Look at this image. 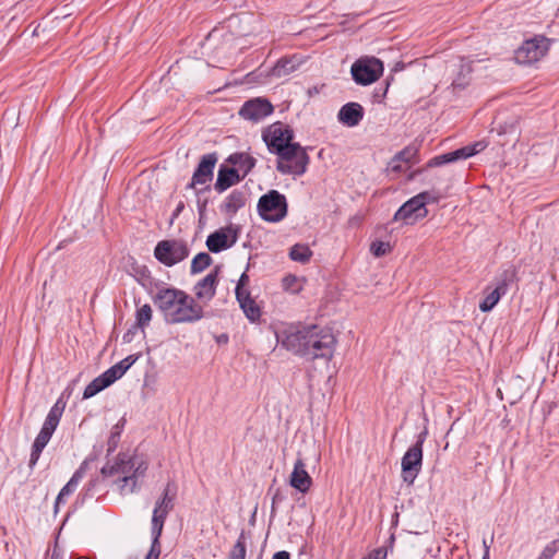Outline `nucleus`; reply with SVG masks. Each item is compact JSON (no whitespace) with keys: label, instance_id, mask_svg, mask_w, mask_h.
<instances>
[{"label":"nucleus","instance_id":"obj_20","mask_svg":"<svg viewBox=\"0 0 559 559\" xmlns=\"http://www.w3.org/2000/svg\"><path fill=\"white\" fill-rule=\"evenodd\" d=\"M478 153V150H474L471 146H464L453 152L444 153L432 157L427 163V167H440L449 163L456 162L459 159H466Z\"/></svg>","mask_w":559,"mask_h":559},{"label":"nucleus","instance_id":"obj_41","mask_svg":"<svg viewBox=\"0 0 559 559\" xmlns=\"http://www.w3.org/2000/svg\"><path fill=\"white\" fill-rule=\"evenodd\" d=\"M282 286L286 292H290L293 294L299 293L302 288L299 278L295 275H286L282 280Z\"/></svg>","mask_w":559,"mask_h":559},{"label":"nucleus","instance_id":"obj_40","mask_svg":"<svg viewBox=\"0 0 559 559\" xmlns=\"http://www.w3.org/2000/svg\"><path fill=\"white\" fill-rule=\"evenodd\" d=\"M162 532H163V530H159V528H158V531H155V526L152 525L153 540H152L151 549L145 559H157L158 558V556L160 554L159 537L162 535Z\"/></svg>","mask_w":559,"mask_h":559},{"label":"nucleus","instance_id":"obj_31","mask_svg":"<svg viewBox=\"0 0 559 559\" xmlns=\"http://www.w3.org/2000/svg\"><path fill=\"white\" fill-rule=\"evenodd\" d=\"M419 147H420V143H418L416 141L411 143L409 145L405 146L402 151H400L399 153L395 154L392 163H395V162L409 163V162H412L417 156V154L419 152ZM392 169L400 170V166L392 164Z\"/></svg>","mask_w":559,"mask_h":559},{"label":"nucleus","instance_id":"obj_48","mask_svg":"<svg viewBox=\"0 0 559 559\" xmlns=\"http://www.w3.org/2000/svg\"><path fill=\"white\" fill-rule=\"evenodd\" d=\"M147 469V464L143 461H139L138 457H135V465L133 468V476L134 479L138 480L140 476H143Z\"/></svg>","mask_w":559,"mask_h":559},{"label":"nucleus","instance_id":"obj_12","mask_svg":"<svg viewBox=\"0 0 559 559\" xmlns=\"http://www.w3.org/2000/svg\"><path fill=\"white\" fill-rule=\"evenodd\" d=\"M176 491L175 483L169 481L164 489L162 498L156 501L152 516V524L155 526V531H158V528L163 530L167 515L174 509Z\"/></svg>","mask_w":559,"mask_h":559},{"label":"nucleus","instance_id":"obj_4","mask_svg":"<svg viewBox=\"0 0 559 559\" xmlns=\"http://www.w3.org/2000/svg\"><path fill=\"white\" fill-rule=\"evenodd\" d=\"M428 436L427 429H424L418 436L416 442L408 448L402 457V479L407 485H413L423 466V445Z\"/></svg>","mask_w":559,"mask_h":559},{"label":"nucleus","instance_id":"obj_19","mask_svg":"<svg viewBox=\"0 0 559 559\" xmlns=\"http://www.w3.org/2000/svg\"><path fill=\"white\" fill-rule=\"evenodd\" d=\"M87 466V460L83 461L79 468L73 473L70 480L62 487L55 501V512H58L59 506L64 503V498L72 495L75 491L80 481L86 474Z\"/></svg>","mask_w":559,"mask_h":559},{"label":"nucleus","instance_id":"obj_26","mask_svg":"<svg viewBox=\"0 0 559 559\" xmlns=\"http://www.w3.org/2000/svg\"><path fill=\"white\" fill-rule=\"evenodd\" d=\"M227 163L231 164L233 168L239 169L240 176H243L245 179L255 166L257 160L247 153H234L228 156Z\"/></svg>","mask_w":559,"mask_h":559},{"label":"nucleus","instance_id":"obj_30","mask_svg":"<svg viewBox=\"0 0 559 559\" xmlns=\"http://www.w3.org/2000/svg\"><path fill=\"white\" fill-rule=\"evenodd\" d=\"M134 272L136 282L150 294H152L154 288H157L158 284L156 280L152 276L151 271L145 265L134 267Z\"/></svg>","mask_w":559,"mask_h":559},{"label":"nucleus","instance_id":"obj_18","mask_svg":"<svg viewBox=\"0 0 559 559\" xmlns=\"http://www.w3.org/2000/svg\"><path fill=\"white\" fill-rule=\"evenodd\" d=\"M289 484L298 491L306 493L312 486V478L306 471V464L302 459L298 457L294 464L290 474Z\"/></svg>","mask_w":559,"mask_h":559},{"label":"nucleus","instance_id":"obj_55","mask_svg":"<svg viewBox=\"0 0 559 559\" xmlns=\"http://www.w3.org/2000/svg\"><path fill=\"white\" fill-rule=\"evenodd\" d=\"M133 334V330L130 329L124 335H123V340L126 342H130L131 341V335Z\"/></svg>","mask_w":559,"mask_h":559},{"label":"nucleus","instance_id":"obj_49","mask_svg":"<svg viewBox=\"0 0 559 559\" xmlns=\"http://www.w3.org/2000/svg\"><path fill=\"white\" fill-rule=\"evenodd\" d=\"M94 492L92 490H88V487H84L83 490L79 493L75 504L76 506H83L87 499H91L94 497Z\"/></svg>","mask_w":559,"mask_h":559},{"label":"nucleus","instance_id":"obj_35","mask_svg":"<svg viewBox=\"0 0 559 559\" xmlns=\"http://www.w3.org/2000/svg\"><path fill=\"white\" fill-rule=\"evenodd\" d=\"M152 313L153 311L148 304H145L138 308L135 312V323L133 325V329H140L144 331L152 320Z\"/></svg>","mask_w":559,"mask_h":559},{"label":"nucleus","instance_id":"obj_60","mask_svg":"<svg viewBox=\"0 0 559 559\" xmlns=\"http://www.w3.org/2000/svg\"><path fill=\"white\" fill-rule=\"evenodd\" d=\"M484 547H485V550L487 549V547H489V546L487 545V542H486L485 539H484Z\"/></svg>","mask_w":559,"mask_h":559},{"label":"nucleus","instance_id":"obj_14","mask_svg":"<svg viewBox=\"0 0 559 559\" xmlns=\"http://www.w3.org/2000/svg\"><path fill=\"white\" fill-rule=\"evenodd\" d=\"M428 215L427 207L421 206L416 197L407 200L394 214L393 222H402L404 225H414Z\"/></svg>","mask_w":559,"mask_h":559},{"label":"nucleus","instance_id":"obj_22","mask_svg":"<svg viewBox=\"0 0 559 559\" xmlns=\"http://www.w3.org/2000/svg\"><path fill=\"white\" fill-rule=\"evenodd\" d=\"M364 118V108L358 103H347L341 107L337 119L346 127H356Z\"/></svg>","mask_w":559,"mask_h":559},{"label":"nucleus","instance_id":"obj_9","mask_svg":"<svg viewBox=\"0 0 559 559\" xmlns=\"http://www.w3.org/2000/svg\"><path fill=\"white\" fill-rule=\"evenodd\" d=\"M262 139L265 142L269 152L276 154L284 147L294 143L295 134L288 126L282 122H276L263 131Z\"/></svg>","mask_w":559,"mask_h":559},{"label":"nucleus","instance_id":"obj_59","mask_svg":"<svg viewBox=\"0 0 559 559\" xmlns=\"http://www.w3.org/2000/svg\"><path fill=\"white\" fill-rule=\"evenodd\" d=\"M389 85H390V83L386 82V87L384 88V94L388 92Z\"/></svg>","mask_w":559,"mask_h":559},{"label":"nucleus","instance_id":"obj_10","mask_svg":"<svg viewBox=\"0 0 559 559\" xmlns=\"http://www.w3.org/2000/svg\"><path fill=\"white\" fill-rule=\"evenodd\" d=\"M186 294V292L178 288L162 287L153 297L154 305L164 314V319L167 323H169V318H171L169 313L176 310Z\"/></svg>","mask_w":559,"mask_h":559},{"label":"nucleus","instance_id":"obj_29","mask_svg":"<svg viewBox=\"0 0 559 559\" xmlns=\"http://www.w3.org/2000/svg\"><path fill=\"white\" fill-rule=\"evenodd\" d=\"M51 436H52L51 433L40 429L39 433L35 438L33 447H32V452H31V457H29V463H28L31 468H33L37 464V462L40 457V454H41L43 450L45 449V447L47 445V443L49 442Z\"/></svg>","mask_w":559,"mask_h":559},{"label":"nucleus","instance_id":"obj_47","mask_svg":"<svg viewBox=\"0 0 559 559\" xmlns=\"http://www.w3.org/2000/svg\"><path fill=\"white\" fill-rule=\"evenodd\" d=\"M139 359V355H129L119 362L116 364V366L122 371L124 374L130 367Z\"/></svg>","mask_w":559,"mask_h":559},{"label":"nucleus","instance_id":"obj_34","mask_svg":"<svg viewBox=\"0 0 559 559\" xmlns=\"http://www.w3.org/2000/svg\"><path fill=\"white\" fill-rule=\"evenodd\" d=\"M486 296L479 304V309L483 312L491 311L495 306L499 302L500 298L504 296L497 288L490 289L489 287L485 290Z\"/></svg>","mask_w":559,"mask_h":559},{"label":"nucleus","instance_id":"obj_45","mask_svg":"<svg viewBox=\"0 0 559 559\" xmlns=\"http://www.w3.org/2000/svg\"><path fill=\"white\" fill-rule=\"evenodd\" d=\"M559 551V539H554L547 544L537 559H552Z\"/></svg>","mask_w":559,"mask_h":559},{"label":"nucleus","instance_id":"obj_61","mask_svg":"<svg viewBox=\"0 0 559 559\" xmlns=\"http://www.w3.org/2000/svg\"><path fill=\"white\" fill-rule=\"evenodd\" d=\"M115 436H116V433H112V435H111V439H114V438H115ZM117 436H119V432H117Z\"/></svg>","mask_w":559,"mask_h":559},{"label":"nucleus","instance_id":"obj_38","mask_svg":"<svg viewBox=\"0 0 559 559\" xmlns=\"http://www.w3.org/2000/svg\"><path fill=\"white\" fill-rule=\"evenodd\" d=\"M246 552H247L246 534H245V531L242 530L236 544L229 551L227 559H245Z\"/></svg>","mask_w":559,"mask_h":559},{"label":"nucleus","instance_id":"obj_58","mask_svg":"<svg viewBox=\"0 0 559 559\" xmlns=\"http://www.w3.org/2000/svg\"><path fill=\"white\" fill-rule=\"evenodd\" d=\"M182 207H183V205H182V204H180V205L177 207V210H176V213H175V214H177L178 212H180V210H181Z\"/></svg>","mask_w":559,"mask_h":559},{"label":"nucleus","instance_id":"obj_36","mask_svg":"<svg viewBox=\"0 0 559 559\" xmlns=\"http://www.w3.org/2000/svg\"><path fill=\"white\" fill-rule=\"evenodd\" d=\"M430 167H427V165L421 168V169H418L416 170L413 175H412V178H415L416 176L418 175H424V178H423V183L427 185V186H430L431 188H438V186L442 182L443 180V175L441 173H433V174H428V169Z\"/></svg>","mask_w":559,"mask_h":559},{"label":"nucleus","instance_id":"obj_52","mask_svg":"<svg viewBox=\"0 0 559 559\" xmlns=\"http://www.w3.org/2000/svg\"><path fill=\"white\" fill-rule=\"evenodd\" d=\"M249 283V276L247 275L246 272H243L241 275H240V278L237 283V286H236V289H239L241 290L242 293H249L245 286Z\"/></svg>","mask_w":559,"mask_h":559},{"label":"nucleus","instance_id":"obj_23","mask_svg":"<svg viewBox=\"0 0 559 559\" xmlns=\"http://www.w3.org/2000/svg\"><path fill=\"white\" fill-rule=\"evenodd\" d=\"M217 274L218 271L215 270L195 284L194 293L198 299L207 302L214 297L218 283Z\"/></svg>","mask_w":559,"mask_h":559},{"label":"nucleus","instance_id":"obj_54","mask_svg":"<svg viewBox=\"0 0 559 559\" xmlns=\"http://www.w3.org/2000/svg\"><path fill=\"white\" fill-rule=\"evenodd\" d=\"M469 146L473 147L474 150H478V153L485 148V145H483L481 142H477L474 145H469Z\"/></svg>","mask_w":559,"mask_h":559},{"label":"nucleus","instance_id":"obj_13","mask_svg":"<svg viewBox=\"0 0 559 559\" xmlns=\"http://www.w3.org/2000/svg\"><path fill=\"white\" fill-rule=\"evenodd\" d=\"M216 163V153L203 155L192 175L191 181L187 186V189H194L198 185L203 186L212 181Z\"/></svg>","mask_w":559,"mask_h":559},{"label":"nucleus","instance_id":"obj_25","mask_svg":"<svg viewBox=\"0 0 559 559\" xmlns=\"http://www.w3.org/2000/svg\"><path fill=\"white\" fill-rule=\"evenodd\" d=\"M247 193L243 190L235 189L226 198L221 205V211L228 215L236 214L246 205Z\"/></svg>","mask_w":559,"mask_h":559},{"label":"nucleus","instance_id":"obj_56","mask_svg":"<svg viewBox=\"0 0 559 559\" xmlns=\"http://www.w3.org/2000/svg\"><path fill=\"white\" fill-rule=\"evenodd\" d=\"M483 559H489V547H487L485 554H484V557Z\"/></svg>","mask_w":559,"mask_h":559},{"label":"nucleus","instance_id":"obj_17","mask_svg":"<svg viewBox=\"0 0 559 559\" xmlns=\"http://www.w3.org/2000/svg\"><path fill=\"white\" fill-rule=\"evenodd\" d=\"M451 72L453 75L451 87L453 92L462 91L468 86L471 82L472 64L464 58H459L456 61L451 63Z\"/></svg>","mask_w":559,"mask_h":559},{"label":"nucleus","instance_id":"obj_28","mask_svg":"<svg viewBox=\"0 0 559 559\" xmlns=\"http://www.w3.org/2000/svg\"><path fill=\"white\" fill-rule=\"evenodd\" d=\"M518 282V270L510 265L504 269L496 278V287L500 293L506 295L509 287Z\"/></svg>","mask_w":559,"mask_h":559},{"label":"nucleus","instance_id":"obj_44","mask_svg":"<svg viewBox=\"0 0 559 559\" xmlns=\"http://www.w3.org/2000/svg\"><path fill=\"white\" fill-rule=\"evenodd\" d=\"M391 245L389 242L376 240L370 246V252L377 257H383L391 251Z\"/></svg>","mask_w":559,"mask_h":559},{"label":"nucleus","instance_id":"obj_37","mask_svg":"<svg viewBox=\"0 0 559 559\" xmlns=\"http://www.w3.org/2000/svg\"><path fill=\"white\" fill-rule=\"evenodd\" d=\"M212 258L209 253L206 252H200L198 253L193 259H192V262H191V273L192 274H198V273H201L202 271H204L211 263H212Z\"/></svg>","mask_w":559,"mask_h":559},{"label":"nucleus","instance_id":"obj_7","mask_svg":"<svg viewBox=\"0 0 559 559\" xmlns=\"http://www.w3.org/2000/svg\"><path fill=\"white\" fill-rule=\"evenodd\" d=\"M383 69V62L378 58L371 57L354 62L350 73L357 84L369 85L382 75Z\"/></svg>","mask_w":559,"mask_h":559},{"label":"nucleus","instance_id":"obj_27","mask_svg":"<svg viewBox=\"0 0 559 559\" xmlns=\"http://www.w3.org/2000/svg\"><path fill=\"white\" fill-rule=\"evenodd\" d=\"M63 411H64V403L61 400H58L55 403V405L50 408V411L43 424L41 429L52 435L59 425V421H60Z\"/></svg>","mask_w":559,"mask_h":559},{"label":"nucleus","instance_id":"obj_15","mask_svg":"<svg viewBox=\"0 0 559 559\" xmlns=\"http://www.w3.org/2000/svg\"><path fill=\"white\" fill-rule=\"evenodd\" d=\"M238 239V230L237 228H233L231 226L227 228H221L212 234H210L206 238V247L213 253H218L223 250H226L233 247Z\"/></svg>","mask_w":559,"mask_h":559},{"label":"nucleus","instance_id":"obj_53","mask_svg":"<svg viewBox=\"0 0 559 559\" xmlns=\"http://www.w3.org/2000/svg\"><path fill=\"white\" fill-rule=\"evenodd\" d=\"M272 559H290V554L286 550H281L275 552Z\"/></svg>","mask_w":559,"mask_h":559},{"label":"nucleus","instance_id":"obj_3","mask_svg":"<svg viewBox=\"0 0 559 559\" xmlns=\"http://www.w3.org/2000/svg\"><path fill=\"white\" fill-rule=\"evenodd\" d=\"M276 169L283 175L301 176L307 171L310 158L299 143L294 142L275 154Z\"/></svg>","mask_w":559,"mask_h":559},{"label":"nucleus","instance_id":"obj_51","mask_svg":"<svg viewBox=\"0 0 559 559\" xmlns=\"http://www.w3.org/2000/svg\"><path fill=\"white\" fill-rule=\"evenodd\" d=\"M284 500V496L281 493L280 489H277L272 498L271 506V515L274 516L276 513V504Z\"/></svg>","mask_w":559,"mask_h":559},{"label":"nucleus","instance_id":"obj_1","mask_svg":"<svg viewBox=\"0 0 559 559\" xmlns=\"http://www.w3.org/2000/svg\"><path fill=\"white\" fill-rule=\"evenodd\" d=\"M282 345L295 355L307 359L330 360L334 354L336 338L330 329L307 325L286 330Z\"/></svg>","mask_w":559,"mask_h":559},{"label":"nucleus","instance_id":"obj_11","mask_svg":"<svg viewBox=\"0 0 559 559\" xmlns=\"http://www.w3.org/2000/svg\"><path fill=\"white\" fill-rule=\"evenodd\" d=\"M169 314L171 316L170 324L193 323L203 318L204 311L193 297L186 294L181 304Z\"/></svg>","mask_w":559,"mask_h":559},{"label":"nucleus","instance_id":"obj_42","mask_svg":"<svg viewBox=\"0 0 559 559\" xmlns=\"http://www.w3.org/2000/svg\"><path fill=\"white\" fill-rule=\"evenodd\" d=\"M100 376L104 379V382L107 384V386H109L115 381L120 379L123 376V373L116 365H114L109 369H107L105 372H103Z\"/></svg>","mask_w":559,"mask_h":559},{"label":"nucleus","instance_id":"obj_39","mask_svg":"<svg viewBox=\"0 0 559 559\" xmlns=\"http://www.w3.org/2000/svg\"><path fill=\"white\" fill-rule=\"evenodd\" d=\"M108 388L107 384L104 382V379L102 376H98L95 378L92 382H90L84 392H83V399H90L103 391L104 389Z\"/></svg>","mask_w":559,"mask_h":559},{"label":"nucleus","instance_id":"obj_33","mask_svg":"<svg viewBox=\"0 0 559 559\" xmlns=\"http://www.w3.org/2000/svg\"><path fill=\"white\" fill-rule=\"evenodd\" d=\"M445 194L447 191L442 192L439 188L433 187L430 190L419 192L415 197L421 203V206L426 207L427 204L438 203Z\"/></svg>","mask_w":559,"mask_h":559},{"label":"nucleus","instance_id":"obj_32","mask_svg":"<svg viewBox=\"0 0 559 559\" xmlns=\"http://www.w3.org/2000/svg\"><path fill=\"white\" fill-rule=\"evenodd\" d=\"M288 255L293 261L305 264L310 261L312 257V251L310 250L308 245L296 243L290 248Z\"/></svg>","mask_w":559,"mask_h":559},{"label":"nucleus","instance_id":"obj_43","mask_svg":"<svg viewBox=\"0 0 559 559\" xmlns=\"http://www.w3.org/2000/svg\"><path fill=\"white\" fill-rule=\"evenodd\" d=\"M100 376L104 379V382L107 384V386H109L115 381L120 379L123 376V373L116 365H114L109 369H107L105 372H103Z\"/></svg>","mask_w":559,"mask_h":559},{"label":"nucleus","instance_id":"obj_57","mask_svg":"<svg viewBox=\"0 0 559 559\" xmlns=\"http://www.w3.org/2000/svg\"><path fill=\"white\" fill-rule=\"evenodd\" d=\"M50 559H61V558L56 552H52V555L50 556Z\"/></svg>","mask_w":559,"mask_h":559},{"label":"nucleus","instance_id":"obj_46","mask_svg":"<svg viewBox=\"0 0 559 559\" xmlns=\"http://www.w3.org/2000/svg\"><path fill=\"white\" fill-rule=\"evenodd\" d=\"M293 70H294V66L290 64L289 60H285V59L278 60L274 68V72L277 75L287 74Z\"/></svg>","mask_w":559,"mask_h":559},{"label":"nucleus","instance_id":"obj_8","mask_svg":"<svg viewBox=\"0 0 559 559\" xmlns=\"http://www.w3.org/2000/svg\"><path fill=\"white\" fill-rule=\"evenodd\" d=\"M189 255V248L181 240H162L154 249V257L166 266H173Z\"/></svg>","mask_w":559,"mask_h":559},{"label":"nucleus","instance_id":"obj_5","mask_svg":"<svg viewBox=\"0 0 559 559\" xmlns=\"http://www.w3.org/2000/svg\"><path fill=\"white\" fill-rule=\"evenodd\" d=\"M258 213L265 222L277 223L287 215V202L284 194L270 190L258 202Z\"/></svg>","mask_w":559,"mask_h":559},{"label":"nucleus","instance_id":"obj_50","mask_svg":"<svg viewBox=\"0 0 559 559\" xmlns=\"http://www.w3.org/2000/svg\"><path fill=\"white\" fill-rule=\"evenodd\" d=\"M104 477H95V478H92L85 486L88 487V490H92L94 493H96V491H98V488L100 486V484L104 481Z\"/></svg>","mask_w":559,"mask_h":559},{"label":"nucleus","instance_id":"obj_2","mask_svg":"<svg viewBox=\"0 0 559 559\" xmlns=\"http://www.w3.org/2000/svg\"><path fill=\"white\" fill-rule=\"evenodd\" d=\"M134 465L135 456L120 453L112 464L102 467L100 474L104 478H114L112 483L118 486L120 493H132L136 488V479L133 476Z\"/></svg>","mask_w":559,"mask_h":559},{"label":"nucleus","instance_id":"obj_21","mask_svg":"<svg viewBox=\"0 0 559 559\" xmlns=\"http://www.w3.org/2000/svg\"><path fill=\"white\" fill-rule=\"evenodd\" d=\"M243 179V176H240L239 169L227 167L225 165H221L216 178V182L214 185V189L218 193H223L234 185L239 183Z\"/></svg>","mask_w":559,"mask_h":559},{"label":"nucleus","instance_id":"obj_16","mask_svg":"<svg viewBox=\"0 0 559 559\" xmlns=\"http://www.w3.org/2000/svg\"><path fill=\"white\" fill-rule=\"evenodd\" d=\"M272 104L264 98L247 100L239 110V116L246 120L260 121L273 112Z\"/></svg>","mask_w":559,"mask_h":559},{"label":"nucleus","instance_id":"obj_24","mask_svg":"<svg viewBox=\"0 0 559 559\" xmlns=\"http://www.w3.org/2000/svg\"><path fill=\"white\" fill-rule=\"evenodd\" d=\"M236 298L243 313L251 322L260 320L261 309L255 300L251 298L250 293H242L241 290L236 289Z\"/></svg>","mask_w":559,"mask_h":559},{"label":"nucleus","instance_id":"obj_6","mask_svg":"<svg viewBox=\"0 0 559 559\" xmlns=\"http://www.w3.org/2000/svg\"><path fill=\"white\" fill-rule=\"evenodd\" d=\"M551 39L537 35L525 40L514 52V59L520 64H533L539 61L549 50Z\"/></svg>","mask_w":559,"mask_h":559}]
</instances>
